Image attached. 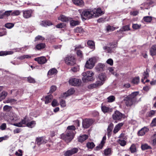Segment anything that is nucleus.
Masks as SVG:
<instances>
[{
    "instance_id": "34",
    "label": "nucleus",
    "mask_w": 156,
    "mask_h": 156,
    "mask_svg": "<svg viewBox=\"0 0 156 156\" xmlns=\"http://www.w3.org/2000/svg\"><path fill=\"white\" fill-rule=\"evenodd\" d=\"M57 71L55 68H52L50 69L48 73V75L49 76H52L57 73Z\"/></svg>"
},
{
    "instance_id": "60",
    "label": "nucleus",
    "mask_w": 156,
    "mask_h": 156,
    "mask_svg": "<svg viewBox=\"0 0 156 156\" xmlns=\"http://www.w3.org/2000/svg\"><path fill=\"white\" fill-rule=\"evenodd\" d=\"M56 89V86L54 85L52 86L50 88V92L52 93L55 91Z\"/></svg>"
},
{
    "instance_id": "16",
    "label": "nucleus",
    "mask_w": 156,
    "mask_h": 156,
    "mask_svg": "<svg viewBox=\"0 0 156 156\" xmlns=\"http://www.w3.org/2000/svg\"><path fill=\"white\" fill-rule=\"evenodd\" d=\"M106 139V136H104L103 137L100 144L98 145L96 147V149L97 150H100L102 148L105 142Z\"/></svg>"
},
{
    "instance_id": "64",
    "label": "nucleus",
    "mask_w": 156,
    "mask_h": 156,
    "mask_svg": "<svg viewBox=\"0 0 156 156\" xmlns=\"http://www.w3.org/2000/svg\"><path fill=\"white\" fill-rule=\"evenodd\" d=\"M65 26V25L63 23H61L57 24L56 26V27L57 28H62L64 27Z\"/></svg>"
},
{
    "instance_id": "14",
    "label": "nucleus",
    "mask_w": 156,
    "mask_h": 156,
    "mask_svg": "<svg viewBox=\"0 0 156 156\" xmlns=\"http://www.w3.org/2000/svg\"><path fill=\"white\" fill-rule=\"evenodd\" d=\"M35 61H37L40 64H43L45 63L47 61L46 58L44 56H41L35 58Z\"/></svg>"
},
{
    "instance_id": "13",
    "label": "nucleus",
    "mask_w": 156,
    "mask_h": 156,
    "mask_svg": "<svg viewBox=\"0 0 156 156\" xmlns=\"http://www.w3.org/2000/svg\"><path fill=\"white\" fill-rule=\"evenodd\" d=\"M28 122V120L27 119L26 116H25L22 121L18 123L11 124L14 126L17 127H21L23 126V124H26Z\"/></svg>"
},
{
    "instance_id": "5",
    "label": "nucleus",
    "mask_w": 156,
    "mask_h": 156,
    "mask_svg": "<svg viewBox=\"0 0 156 156\" xmlns=\"http://www.w3.org/2000/svg\"><path fill=\"white\" fill-rule=\"evenodd\" d=\"M82 75L83 76L82 78L84 82L91 81L93 80L94 73L91 71L83 72Z\"/></svg>"
},
{
    "instance_id": "9",
    "label": "nucleus",
    "mask_w": 156,
    "mask_h": 156,
    "mask_svg": "<svg viewBox=\"0 0 156 156\" xmlns=\"http://www.w3.org/2000/svg\"><path fill=\"white\" fill-rule=\"evenodd\" d=\"M69 84L72 86H79L80 85L81 81L80 80L76 78H72L69 80Z\"/></svg>"
},
{
    "instance_id": "12",
    "label": "nucleus",
    "mask_w": 156,
    "mask_h": 156,
    "mask_svg": "<svg viewBox=\"0 0 156 156\" xmlns=\"http://www.w3.org/2000/svg\"><path fill=\"white\" fill-rule=\"evenodd\" d=\"M94 12V17H97L101 16L104 13V12L101 10L100 8H98L97 9H94L92 10Z\"/></svg>"
},
{
    "instance_id": "31",
    "label": "nucleus",
    "mask_w": 156,
    "mask_h": 156,
    "mask_svg": "<svg viewBox=\"0 0 156 156\" xmlns=\"http://www.w3.org/2000/svg\"><path fill=\"white\" fill-rule=\"evenodd\" d=\"M113 124H110L107 129V136L108 138L110 137L112 134V132L113 129Z\"/></svg>"
},
{
    "instance_id": "28",
    "label": "nucleus",
    "mask_w": 156,
    "mask_h": 156,
    "mask_svg": "<svg viewBox=\"0 0 156 156\" xmlns=\"http://www.w3.org/2000/svg\"><path fill=\"white\" fill-rule=\"evenodd\" d=\"M150 53L152 56L156 55V44L152 45L150 49Z\"/></svg>"
},
{
    "instance_id": "26",
    "label": "nucleus",
    "mask_w": 156,
    "mask_h": 156,
    "mask_svg": "<svg viewBox=\"0 0 156 156\" xmlns=\"http://www.w3.org/2000/svg\"><path fill=\"white\" fill-rule=\"evenodd\" d=\"M104 65L101 63H99L95 67L96 70L98 71H102L104 70Z\"/></svg>"
},
{
    "instance_id": "40",
    "label": "nucleus",
    "mask_w": 156,
    "mask_h": 156,
    "mask_svg": "<svg viewBox=\"0 0 156 156\" xmlns=\"http://www.w3.org/2000/svg\"><path fill=\"white\" fill-rule=\"evenodd\" d=\"M156 113V111L151 110L147 113V116L148 117H152L155 115Z\"/></svg>"
},
{
    "instance_id": "24",
    "label": "nucleus",
    "mask_w": 156,
    "mask_h": 156,
    "mask_svg": "<svg viewBox=\"0 0 156 156\" xmlns=\"http://www.w3.org/2000/svg\"><path fill=\"white\" fill-rule=\"evenodd\" d=\"M70 17H66L63 15H61L58 18V20L62 22H67L69 21Z\"/></svg>"
},
{
    "instance_id": "29",
    "label": "nucleus",
    "mask_w": 156,
    "mask_h": 156,
    "mask_svg": "<svg viewBox=\"0 0 156 156\" xmlns=\"http://www.w3.org/2000/svg\"><path fill=\"white\" fill-rule=\"evenodd\" d=\"M88 138V136L86 134L80 135L78 138V141L80 142H82Z\"/></svg>"
},
{
    "instance_id": "59",
    "label": "nucleus",
    "mask_w": 156,
    "mask_h": 156,
    "mask_svg": "<svg viewBox=\"0 0 156 156\" xmlns=\"http://www.w3.org/2000/svg\"><path fill=\"white\" fill-rule=\"evenodd\" d=\"M106 62L108 64H109L111 66L113 65V60L111 58H109L106 61Z\"/></svg>"
},
{
    "instance_id": "18",
    "label": "nucleus",
    "mask_w": 156,
    "mask_h": 156,
    "mask_svg": "<svg viewBox=\"0 0 156 156\" xmlns=\"http://www.w3.org/2000/svg\"><path fill=\"white\" fill-rule=\"evenodd\" d=\"M75 92V90L73 88H71L67 92L64 93L62 95L63 98H66V97L71 95L74 94Z\"/></svg>"
},
{
    "instance_id": "37",
    "label": "nucleus",
    "mask_w": 156,
    "mask_h": 156,
    "mask_svg": "<svg viewBox=\"0 0 156 156\" xmlns=\"http://www.w3.org/2000/svg\"><path fill=\"white\" fill-rule=\"evenodd\" d=\"M74 32L75 33H83L84 32V30L83 28L80 27H76L74 29Z\"/></svg>"
},
{
    "instance_id": "46",
    "label": "nucleus",
    "mask_w": 156,
    "mask_h": 156,
    "mask_svg": "<svg viewBox=\"0 0 156 156\" xmlns=\"http://www.w3.org/2000/svg\"><path fill=\"white\" fill-rule=\"evenodd\" d=\"M144 20L147 22H150L152 20L151 16H145L143 18Z\"/></svg>"
},
{
    "instance_id": "55",
    "label": "nucleus",
    "mask_w": 156,
    "mask_h": 156,
    "mask_svg": "<svg viewBox=\"0 0 156 156\" xmlns=\"http://www.w3.org/2000/svg\"><path fill=\"white\" fill-rule=\"evenodd\" d=\"M111 152V149L110 148H108L104 151L105 154L106 156L109 155Z\"/></svg>"
},
{
    "instance_id": "61",
    "label": "nucleus",
    "mask_w": 156,
    "mask_h": 156,
    "mask_svg": "<svg viewBox=\"0 0 156 156\" xmlns=\"http://www.w3.org/2000/svg\"><path fill=\"white\" fill-rule=\"evenodd\" d=\"M27 81L30 83H34L35 81L34 79L30 77H29L27 78Z\"/></svg>"
},
{
    "instance_id": "48",
    "label": "nucleus",
    "mask_w": 156,
    "mask_h": 156,
    "mask_svg": "<svg viewBox=\"0 0 156 156\" xmlns=\"http://www.w3.org/2000/svg\"><path fill=\"white\" fill-rule=\"evenodd\" d=\"M141 148L143 150H145L151 148V147L147 144L142 145L141 146Z\"/></svg>"
},
{
    "instance_id": "62",
    "label": "nucleus",
    "mask_w": 156,
    "mask_h": 156,
    "mask_svg": "<svg viewBox=\"0 0 156 156\" xmlns=\"http://www.w3.org/2000/svg\"><path fill=\"white\" fill-rule=\"evenodd\" d=\"M51 105L53 107H55L58 106V103L57 100L55 99H54L52 101Z\"/></svg>"
},
{
    "instance_id": "57",
    "label": "nucleus",
    "mask_w": 156,
    "mask_h": 156,
    "mask_svg": "<svg viewBox=\"0 0 156 156\" xmlns=\"http://www.w3.org/2000/svg\"><path fill=\"white\" fill-rule=\"evenodd\" d=\"M141 25L140 24H133L132 25V27L133 29L135 30H137L139 29Z\"/></svg>"
},
{
    "instance_id": "23",
    "label": "nucleus",
    "mask_w": 156,
    "mask_h": 156,
    "mask_svg": "<svg viewBox=\"0 0 156 156\" xmlns=\"http://www.w3.org/2000/svg\"><path fill=\"white\" fill-rule=\"evenodd\" d=\"M69 21L70 22L71 26L73 27L79 25L80 23V22L79 20H73L72 18H70Z\"/></svg>"
},
{
    "instance_id": "54",
    "label": "nucleus",
    "mask_w": 156,
    "mask_h": 156,
    "mask_svg": "<svg viewBox=\"0 0 156 156\" xmlns=\"http://www.w3.org/2000/svg\"><path fill=\"white\" fill-rule=\"evenodd\" d=\"M16 101L13 99L8 98L6 101V102L7 103H10L12 104H13L15 103Z\"/></svg>"
},
{
    "instance_id": "15",
    "label": "nucleus",
    "mask_w": 156,
    "mask_h": 156,
    "mask_svg": "<svg viewBox=\"0 0 156 156\" xmlns=\"http://www.w3.org/2000/svg\"><path fill=\"white\" fill-rule=\"evenodd\" d=\"M117 46L116 44H112L111 45L110 47L105 46L103 47V49L105 50V51L109 53L112 52V48L115 47Z\"/></svg>"
},
{
    "instance_id": "19",
    "label": "nucleus",
    "mask_w": 156,
    "mask_h": 156,
    "mask_svg": "<svg viewBox=\"0 0 156 156\" xmlns=\"http://www.w3.org/2000/svg\"><path fill=\"white\" fill-rule=\"evenodd\" d=\"M46 143V140H45L43 137H38L36 138V143L38 145H40L41 144H45Z\"/></svg>"
},
{
    "instance_id": "25",
    "label": "nucleus",
    "mask_w": 156,
    "mask_h": 156,
    "mask_svg": "<svg viewBox=\"0 0 156 156\" xmlns=\"http://www.w3.org/2000/svg\"><path fill=\"white\" fill-rule=\"evenodd\" d=\"M32 12V11L31 10L23 11V17L25 18H28L30 17L31 16Z\"/></svg>"
},
{
    "instance_id": "7",
    "label": "nucleus",
    "mask_w": 156,
    "mask_h": 156,
    "mask_svg": "<svg viewBox=\"0 0 156 156\" xmlns=\"http://www.w3.org/2000/svg\"><path fill=\"white\" fill-rule=\"evenodd\" d=\"M65 61L66 63L69 65H73L76 63L75 58L71 55L67 56L65 58Z\"/></svg>"
},
{
    "instance_id": "33",
    "label": "nucleus",
    "mask_w": 156,
    "mask_h": 156,
    "mask_svg": "<svg viewBox=\"0 0 156 156\" xmlns=\"http://www.w3.org/2000/svg\"><path fill=\"white\" fill-rule=\"evenodd\" d=\"M53 98V96L51 95L47 96L45 98V103L48 104L51 102Z\"/></svg>"
},
{
    "instance_id": "36",
    "label": "nucleus",
    "mask_w": 156,
    "mask_h": 156,
    "mask_svg": "<svg viewBox=\"0 0 156 156\" xmlns=\"http://www.w3.org/2000/svg\"><path fill=\"white\" fill-rule=\"evenodd\" d=\"M13 53V52L11 51H1L0 52V56H4L8 55H12Z\"/></svg>"
},
{
    "instance_id": "3",
    "label": "nucleus",
    "mask_w": 156,
    "mask_h": 156,
    "mask_svg": "<svg viewBox=\"0 0 156 156\" xmlns=\"http://www.w3.org/2000/svg\"><path fill=\"white\" fill-rule=\"evenodd\" d=\"M99 80L97 81L95 83L91 84L88 86V89H90L98 88L102 85L106 80L107 77L106 75L104 73H101L98 76Z\"/></svg>"
},
{
    "instance_id": "30",
    "label": "nucleus",
    "mask_w": 156,
    "mask_h": 156,
    "mask_svg": "<svg viewBox=\"0 0 156 156\" xmlns=\"http://www.w3.org/2000/svg\"><path fill=\"white\" fill-rule=\"evenodd\" d=\"M87 44L89 47L91 49L94 50L95 49V44L93 41L88 40L87 42Z\"/></svg>"
},
{
    "instance_id": "35",
    "label": "nucleus",
    "mask_w": 156,
    "mask_h": 156,
    "mask_svg": "<svg viewBox=\"0 0 156 156\" xmlns=\"http://www.w3.org/2000/svg\"><path fill=\"white\" fill-rule=\"evenodd\" d=\"M130 30V28L129 25H126L123 26L120 29L119 31L118 30L117 32L119 31H128Z\"/></svg>"
},
{
    "instance_id": "58",
    "label": "nucleus",
    "mask_w": 156,
    "mask_h": 156,
    "mask_svg": "<svg viewBox=\"0 0 156 156\" xmlns=\"http://www.w3.org/2000/svg\"><path fill=\"white\" fill-rule=\"evenodd\" d=\"M150 126L152 127L156 126V117L153 119L150 124Z\"/></svg>"
},
{
    "instance_id": "32",
    "label": "nucleus",
    "mask_w": 156,
    "mask_h": 156,
    "mask_svg": "<svg viewBox=\"0 0 156 156\" xmlns=\"http://www.w3.org/2000/svg\"><path fill=\"white\" fill-rule=\"evenodd\" d=\"M41 25L42 26L44 27H47L52 25V24L49 21H42L41 23Z\"/></svg>"
},
{
    "instance_id": "52",
    "label": "nucleus",
    "mask_w": 156,
    "mask_h": 156,
    "mask_svg": "<svg viewBox=\"0 0 156 156\" xmlns=\"http://www.w3.org/2000/svg\"><path fill=\"white\" fill-rule=\"evenodd\" d=\"M44 39V38L42 36L40 35H38L35 37L34 41H38L39 40L43 41Z\"/></svg>"
},
{
    "instance_id": "42",
    "label": "nucleus",
    "mask_w": 156,
    "mask_h": 156,
    "mask_svg": "<svg viewBox=\"0 0 156 156\" xmlns=\"http://www.w3.org/2000/svg\"><path fill=\"white\" fill-rule=\"evenodd\" d=\"M118 142L121 146H125L126 144V142L121 139H118L117 140Z\"/></svg>"
},
{
    "instance_id": "43",
    "label": "nucleus",
    "mask_w": 156,
    "mask_h": 156,
    "mask_svg": "<svg viewBox=\"0 0 156 156\" xmlns=\"http://www.w3.org/2000/svg\"><path fill=\"white\" fill-rule=\"evenodd\" d=\"M31 56L28 55H25L21 56H20L17 58L18 59L22 60L25 58H31Z\"/></svg>"
},
{
    "instance_id": "51",
    "label": "nucleus",
    "mask_w": 156,
    "mask_h": 156,
    "mask_svg": "<svg viewBox=\"0 0 156 156\" xmlns=\"http://www.w3.org/2000/svg\"><path fill=\"white\" fill-rule=\"evenodd\" d=\"M130 150L131 152L133 153L136 151V150L135 145L134 144L132 145L130 147Z\"/></svg>"
},
{
    "instance_id": "21",
    "label": "nucleus",
    "mask_w": 156,
    "mask_h": 156,
    "mask_svg": "<svg viewBox=\"0 0 156 156\" xmlns=\"http://www.w3.org/2000/svg\"><path fill=\"white\" fill-rule=\"evenodd\" d=\"M123 123L120 122L115 127L113 133L114 134L116 133L121 128L123 125Z\"/></svg>"
},
{
    "instance_id": "11",
    "label": "nucleus",
    "mask_w": 156,
    "mask_h": 156,
    "mask_svg": "<svg viewBox=\"0 0 156 156\" xmlns=\"http://www.w3.org/2000/svg\"><path fill=\"white\" fill-rule=\"evenodd\" d=\"M92 120L91 119H86L83 120L82 125L83 127L84 128H88L92 124Z\"/></svg>"
},
{
    "instance_id": "8",
    "label": "nucleus",
    "mask_w": 156,
    "mask_h": 156,
    "mask_svg": "<svg viewBox=\"0 0 156 156\" xmlns=\"http://www.w3.org/2000/svg\"><path fill=\"white\" fill-rule=\"evenodd\" d=\"M124 115L118 111H116L112 115V118L115 120H120L122 118H124Z\"/></svg>"
},
{
    "instance_id": "53",
    "label": "nucleus",
    "mask_w": 156,
    "mask_h": 156,
    "mask_svg": "<svg viewBox=\"0 0 156 156\" xmlns=\"http://www.w3.org/2000/svg\"><path fill=\"white\" fill-rule=\"evenodd\" d=\"M12 13V11H7L3 13L4 18L5 16H8L10 15Z\"/></svg>"
},
{
    "instance_id": "41",
    "label": "nucleus",
    "mask_w": 156,
    "mask_h": 156,
    "mask_svg": "<svg viewBox=\"0 0 156 156\" xmlns=\"http://www.w3.org/2000/svg\"><path fill=\"white\" fill-rule=\"evenodd\" d=\"M45 45L44 43L39 44L36 46V48L37 50H40L43 49L45 47Z\"/></svg>"
},
{
    "instance_id": "45",
    "label": "nucleus",
    "mask_w": 156,
    "mask_h": 156,
    "mask_svg": "<svg viewBox=\"0 0 156 156\" xmlns=\"http://www.w3.org/2000/svg\"><path fill=\"white\" fill-rule=\"evenodd\" d=\"M95 145L93 142H88L87 144V147L90 149H92L94 147Z\"/></svg>"
},
{
    "instance_id": "4",
    "label": "nucleus",
    "mask_w": 156,
    "mask_h": 156,
    "mask_svg": "<svg viewBox=\"0 0 156 156\" xmlns=\"http://www.w3.org/2000/svg\"><path fill=\"white\" fill-rule=\"evenodd\" d=\"M79 12L80 13L83 20H85L87 19L94 17V12L91 9H80Z\"/></svg>"
},
{
    "instance_id": "47",
    "label": "nucleus",
    "mask_w": 156,
    "mask_h": 156,
    "mask_svg": "<svg viewBox=\"0 0 156 156\" xmlns=\"http://www.w3.org/2000/svg\"><path fill=\"white\" fill-rule=\"evenodd\" d=\"M118 28V27L116 28L114 27L108 25L106 27V30L107 31H113L116 29H117Z\"/></svg>"
},
{
    "instance_id": "17",
    "label": "nucleus",
    "mask_w": 156,
    "mask_h": 156,
    "mask_svg": "<svg viewBox=\"0 0 156 156\" xmlns=\"http://www.w3.org/2000/svg\"><path fill=\"white\" fill-rule=\"evenodd\" d=\"M101 109L103 112L105 113H109L112 111V109L108 106L105 105H101Z\"/></svg>"
},
{
    "instance_id": "50",
    "label": "nucleus",
    "mask_w": 156,
    "mask_h": 156,
    "mask_svg": "<svg viewBox=\"0 0 156 156\" xmlns=\"http://www.w3.org/2000/svg\"><path fill=\"white\" fill-rule=\"evenodd\" d=\"M14 25V23H7L5 24V27L8 29H11L13 27Z\"/></svg>"
},
{
    "instance_id": "49",
    "label": "nucleus",
    "mask_w": 156,
    "mask_h": 156,
    "mask_svg": "<svg viewBox=\"0 0 156 156\" xmlns=\"http://www.w3.org/2000/svg\"><path fill=\"white\" fill-rule=\"evenodd\" d=\"M108 101L109 102H113L115 99V98L114 96L111 95L107 98Z\"/></svg>"
},
{
    "instance_id": "44",
    "label": "nucleus",
    "mask_w": 156,
    "mask_h": 156,
    "mask_svg": "<svg viewBox=\"0 0 156 156\" xmlns=\"http://www.w3.org/2000/svg\"><path fill=\"white\" fill-rule=\"evenodd\" d=\"M140 81V78L139 77H136L133 79L132 83L134 84H137Z\"/></svg>"
},
{
    "instance_id": "63",
    "label": "nucleus",
    "mask_w": 156,
    "mask_h": 156,
    "mask_svg": "<svg viewBox=\"0 0 156 156\" xmlns=\"http://www.w3.org/2000/svg\"><path fill=\"white\" fill-rule=\"evenodd\" d=\"M15 154L18 156H22V151L19 149L18 150V152L16 151L15 153Z\"/></svg>"
},
{
    "instance_id": "39",
    "label": "nucleus",
    "mask_w": 156,
    "mask_h": 156,
    "mask_svg": "<svg viewBox=\"0 0 156 156\" xmlns=\"http://www.w3.org/2000/svg\"><path fill=\"white\" fill-rule=\"evenodd\" d=\"M36 124L35 122L34 121H32L30 122H27V126L30 128H32L34 127Z\"/></svg>"
},
{
    "instance_id": "1",
    "label": "nucleus",
    "mask_w": 156,
    "mask_h": 156,
    "mask_svg": "<svg viewBox=\"0 0 156 156\" xmlns=\"http://www.w3.org/2000/svg\"><path fill=\"white\" fill-rule=\"evenodd\" d=\"M75 129L76 128L74 126H68L67 127L66 134H62L61 135V138L67 142L70 141L73 138Z\"/></svg>"
},
{
    "instance_id": "2",
    "label": "nucleus",
    "mask_w": 156,
    "mask_h": 156,
    "mask_svg": "<svg viewBox=\"0 0 156 156\" xmlns=\"http://www.w3.org/2000/svg\"><path fill=\"white\" fill-rule=\"evenodd\" d=\"M139 94L138 92H134L124 97L123 101L127 107L130 106L137 101L136 96Z\"/></svg>"
},
{
    "instance_id": "10",
    "label": "nucleus",
    "mask_w": 156,
    "mask_h": 156,
    "mask_svg": "<svg viewBox=\"0 0 156 156\" xmlns=\"http://www.w3.org/2000/svg\"><path fill=\"white\" fill-rule=\"evenodd\" d=\"M78 151V149L77 148H73L66 151L64 155L65 156H70L77 153Z\"/></svg>"
},
{
    "instance_id": "22",
    "label": "nucleus",
    "mask_w": 156,
    "mask_h": 156,
    "mask_svg": "<svg viewBox=\"0 0 156 156\" xmlns=\"http://www.w3.org/2000/svg\"><path fill=\"white\" fill-rule=\"evenodd\" d=\"M148 130L149 129L148 128L144 127L138 132V134L139 136H143Z\"/></svg>"
},
{
    "instance_id": "27",
    "label": "nucleus",
    "mask_w": 156,
    "mask_h": 156,
    "mask_svg": "<svg viewBox=\"0 0 156 156\" xmlns=\"http://www.w3.org/2000/svg\"><path fill=\"white\" fill-rule=\"evenodd\" d=\"M73 3L76 5L82 6L84 5V3L82 0H73Z\"/></svg>"
},
{
    "instance_id": "56",
    "label": "nucleus",
    "mask_w": 156,
    "mask_h": 156,
    "mask_svg": "<svg viewBox=\"0 0 156 156\" xmlns=\"http://www.w3.org/2000/svg\"><path fill=\"white\" fill-rule=\"evenodd\" d=\"M20 13V12L19 10H16L12 12L11 15L13 16H18L19 15Z\"/></svg>"
},
{
    "instance_id": "6",
    "label": "nucleus",
    "mask_w": 156,
    "mask_h": 156,
    "mask_svg": "<svg viewBox=\"0 0 156 156\" xmlns=\"http://www.w3.org/2000/svg\"><path fill=\"white\" fill-rule=\"evenodd\" d=\"M95 62L96 59L95 58H90L86 62L85 66L87 69H91L94 66Z\"/></svg>"
},
{
    "instance_id": "20",
    "label": "nucleus",
    "mask_w": 156,
    "mask_h": 156,
    "mask_svg": "<svg viewBox=\"0 0 156 156\" xmlns=\"http://www.w3.org/2000/svg\"><path fill=\"white\" fill-rule=\"evenodd\" d=\"M149 70L147 68L146 71L144 73L143 76L141 79V81L142 83H145L144 80H146L149 76Z\"/></svg>"
},
{
    "instance_id": "38",
    "label": "nucleus",
    "mask_w": 156,
    "mask_h": 156,
    "mask_svg": "<svg viewBox=\"0 0 156 156\" xmlns=\"http://www.w3.org/2000/svg\"><path fill=\"white\" fill-rule=\"evenodd\" d=\"M7 95V92L5 91L2 92L0 94V101L4 99Z\"/></svg>"
}]
</instances>
